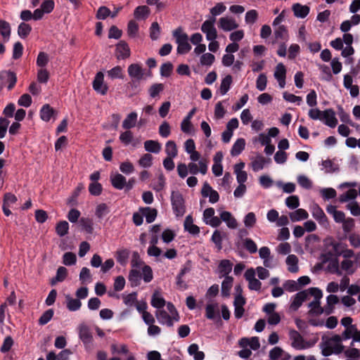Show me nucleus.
<instances>
[{
    "label": "nucleus",
    "mask_w": 360,
    "mask_h": 360,
    "mask_svg": "<svg viewBox=\"0 0 360 360\" xmlns=\"http://www.w3.org/2000/svg\"><path fill=\"white\" fill-rule=\"evenodd\" d=\"M232 267L233 264L229 259H223L218 266L219 273L221 277L229 276V274L231 271Z\"/></svg>",
    "instance_id": "nucleus-19"
},
{
    "label": "nucleus",
    "mask_w": 360,
    "mask_h": 360,
    "mask_svg": "<svg viewBox=\"0 0 360 360\" xmlns=\"http://www.w3.org/2000/svg\"><path fill=\"white\" fill-rule=\"evenodd\" d=\"M312 215L319 223H324L327 221V217L325 213L318 205L314 206Z\"/></svg>",
    "instance_id": "nucleus-42"
},
{
    "label": "nucleus",
    "mask_w": 360,
    "mask_h": 360,
    "mask_svg": "<svg viewBox=\"0 0 360 360\" xmlns=\"http://www.w3.org/2000/svg\"><path fill=\"white\" fill-rule=\"evenodd\" d=\"M141 279V274L139 271L136 269H131L129 274V281L131 287H136L140 285Z\"/></svg>",
    "instance_id": "nucleus-35"
},
{
    "label": "nucleus",
    "mask_w": 360,
    "mask_h": 360,
    "mask_svg": "<svg viewBox=\"0 0 360 360\" xmlns=\"http://www.w3.org/2000/svg\"><path fill=\"white\" fill-rule=\"evenodd\" d=\"M328 307L325 309L326 314L329 315L333 311V305L336 304L339 302V298L337 295H330L326 298Z\"/></svg>",
    "instance_id": "nucleus-40"
},
{
    "label": "nucleus",
    "mask_w": 360,
    "mask_h": 360,
    "mask_svg": "<svg viewBox=\"0 0 360 360\" xmlns=\"http://www.w3.org/2000/svg\"><path fill=\"white\" fill-rule=\"evenodd\" d=\"M308 307L311 308L309 311V314H311L321 315L324 311L323 309L321 307L320 301L319 300H314L311 302Z\"/></svg>",
    "instance_id": "nucleus-46"
},
{
    "label": "nucleus",
    "mask_w": 360,
    "mask_h": 360,
    "mask_svg": "<svg viewBox=\"0 0 360 360\" xmlns=\"http://www.w3.org/2000/svg\"><path fill=\"white\" fill-rule=\"evenodd\" d=\"M321 193L324 200H330L336 197V191L333 188H326L321 190Z\"/></svg>",
    "instance_id": "nucleus-64"
},
{
    "label": "nucleus",
    "mask_w": 360,
    "mask_h": 360,
    "mask_svg": "<svg viewBox=\"0 0 360 360\" xmlns=\"http://www.w3.org/2000/svg\"><path fill=\"white\" fill-rule=\"evenodd\" d=\"M67 300V308L70 311H75L80 309L82 302L79 299H73L70 295L66 296Z\"/></svg>",
    "instance_id": "nucleus-38"
},
{
    "label": "nucleus",
    "mask_w": 360,
    "mask_h": 360,
    "mask_svg": "<svg viewBox=\"0 0 360 360\" xmlns=\"http://www.w3.org/2000/svg\"><path fill=\"white\" fill-rule=\"evenodd\" d=\"M266 162V160L262 155H257V157L251 162L252 170L255 172L262 170L264 168Z\"/></svg>",
    "instance_id": "nucleus-39"
},
{
    "label": "nucleus",
    "mask_w": 360,
    "mask_h": 360,
    "mask_svg": "<svg viewBox=\"0 0 360 360\" xmlns=\"http://www.w3.org/2000/svg\"><path fill=\"white\" fill-rule=\"evenodd\" d=\"M217 304H208L205 307V316L208 319L214 320L217 316H219V312L216 311L215 308L217 307Z\"/></svg>",
    "instance_id": "nucleus-45"
},
{
    "label": "nucleus",
    "mask_w": 360,
    "mask_h": 360,
    "mask_svg": "<svg viewBox=\"0 0 360 360\" xmlns=\"http://www.w3.org/2000/svg\"><path fill=\"white\" fill-rule=\"evenodd\" d=\"M215 57L210 53H204L200 57V63L202 65L210 66L214 62Z\"/></svg>",
    "instance_id": "nucleus-57"
},
{
    "label": "nucleus",
    "mask_w": 360,
    "mask_h": 360,
    "mask_svg": "<svg viewBox=\"0 0 360 360\" xmlns=\"http://www.w3.org/2000/svg\"><path fill=\"white\" fill-rule=\"evenodd\" d=\"M307 297L308 294L306 290L297 292L293 297L290 308L293 311H297L302 306L303 302L307 299Z\"/></svg>",
    "instance_id": "nucleus-11"
},
{
    "label": "nucleus",
    "mask_w": 360,
    "mask_h": 360,
    "mask_svg": "<svg viewBox=\"0 0 360 360\" xmlns=\"http://www.w3.org/2000/svg\"><path fill=\"white\" fill-rule=\"evenodd\" d=\"M116 57L117 59H126L130 56L131 51L128 44L122 40L116 45Z\"/></svg>",
    "instance_id": "nucleus-10"
},
{
    "label": "nucleus",
    "mask_w": 360,
    "mask_h": 360,
    "mask_svg": "<svg viewBox=\"0 0 360 360\" xmlns=\"http://www.w3.org/2000/svg\"><path fill=\"white\" fill-rule=\"evenodd\" d=\"M244 248L250 253L253 254L257 251L256 243L251 238H245L243 240Z\"/></svg>",
    "instance_id": "nucleus-58"
},
{
    "label": "nucleus",
    "mask_w": 360,
    "mask_h": 360,
    "mask_svg": "<svg viewBox=\"0 0 360 360\" xmlns=\"http://www.w3.org/2000/svg\"><path fill=\"white\" fill-rule=\"evenodd\" d=\"M289 337L291 340V345L296 349H304L309 347L299 332L295 330H290L289 332Z\"/></svg>",
    "instance_id": "nucleus-6"
},
{
    "label": "nucleus",
    "mask_w": 360,
    "mask_h": 360,
    "mask_svg": "<svg viewBox=\"0 0 360 360\" xmlns=\"http://www.w3.org/2000/svg\"><path fill=\"white\" fill-rule=\"evenodd\" d=\"M329 245L332 246L333 252L335 255V257L338 258V256H340L342 253V250L346 248L347 245L338 243L336 241H331Z\"/></svg>",
    "instance_id": "nucleus-47"
},
{
    "label": "nucleus",
    "mask_w": 360,
    "mask_h": 360,
    "mask_svg": "<svg viewBox=\"0 0 360 360\" xmlns=\"http://www.w3.org/2000/svg\"><path fill=\"white\" fill-rule=\"evenodd\" d=\"M139 31V25L134 20H130L127 25V34L130 37H135Z\"/></svg>",
    "instance_id": "nucleus-59"
},
{
    "label": "nucleus",
    "mask_w": 360,
    "mask_h": 360,
    "mask_svg": "<svg viewBox=\"0 0 360 360\" xmlns=\"http://www.w3.org/2000/svg\"><path fill=\"white\" fill-rule=\"evenodd\" d=\"M171 202L172 210L176 216H183L186 212L185 200L183 195L179 191H172L171 194Z\"/></svg>",
    "instance_id": "nucleus-2"
},
{
    "label": "nucleus",
    "mask_w": 360,
    "mask_h": 360,
    "mask_svg": "<svg viewBox=\"0 0 360 360\" xmlns=\"http://www.w3.org/2000/svg\"><path fill=\"white\" fill-rule=\"evenodd\" d=\"M199 347L197 344L193 343L188 348V352L191 356H193L195 360H203L205 354L202 351L198 350Z\"/></svg>",
    "instance_id": "nucleus-30"
},
{
    "label": "nucleus",
    "mask_w": 360,
    "mask_h": 360,
    "mask_svg": "<svg viewBox=\"0 0 360 360\" xmlns=\"http://www.w3.org/2000/svg\"><path fill=\"white\" fill-rule=\"evenodd\" d=\"M155 316L158 322L162 325H166L168 327H172L174 319L165 310L159 309L155 312Z\"/></svg>",
    "instance_id": "nucleus-9"
},
{
    "label": "nucleus",
    "mask_w": 360,
    "mask_h": 360,
    "mask_svg": "<svg viewBox=\"0 0 360 360\" xmlns=\"http://www.w3.org/2000/svg\"><path fill=\"white\" fill-rule=\"evenodd\" d=\"M286 206L290 209H295L300 205L299 198L297 195H290L285 200Z\"/></svg>",
    "instance_id": "nucleus-62"
},
{
    "label": "nucleus",
    "mask_w": 360,
    "mask_h": 360,
    "mask_svg": "<svg viewBox=\"0 0 360 360\" xmlns=\"http://www.w3.org/2000/svg\"><path fill=\"white\" fill-rule=\"evenodd\" d=\"M141 210L143 215L146 217L147 223L150 224L155 221L158 214L156 209L147 207L142 208Z\"/></svg>",
    "instance_id": "nucleus-31"
},
{
    "label": "nucleus",
    "mask_w": 360,
    "mask_h": 360,
    "mask_svg": "<svg viewBox=\"0 0 360 360\" xmlns=\"http://www.w3.org/2000/svg\"><path fill=\"white\" fill-rule=\"evenodd\" d=\"M150 14V8L147 6H139L134 12V18L137 20L146 19Z\"/></svg>",
    "instance_id": "nucleus-27"
},
{
    "label": "nucleus",
    "mask_w": 360,
    "mask_h": 360,
    "mask_svg": "<svg viewBox=\"0 0 360 360\" xmlns=\"http://www.w3.org/2000/svg\"><path fill=\"white\" fill-rule=\"evenodd\" d=\"M109 212L108 206L105 203H101L96 208V216L99 219H102Z\"/></svg>",
    "instance_id": "nucleus-53"
},
{
    "label": "nucleus",
    "mask_w": 360,
    "mask_h": 360,
    "mask_svg": "<svg viewBox=\"0 0 360 360\" xmlns=\"http://www.w3.org/2000/svg\"><path fill=\"white\" fill-rule=\"evenodd\" d=\"M321 121L329 127H335L338 124V120L335 117V112L333 109L328 108L323 110Z\"/></svg>",
    "instance_id": "nucleus-8"
},
{
    "label": "nucleus",
    "mask_w": 360,
    "mask_h": 360,
    "mask_svg": "<svg viewBox=\"0 0 360 360\" xmlns=\"http://www.w3.org/2000/svg\"><path fill=\"white\" fill-rule=\"evenodd\" d=\"M245 146L244 139H238L232 146L231 154L232 156H237L242 153Z\"/></svg>",
    "instance_id": "nucleus-34"
},
{
    "label": "nucleus",
    "mask_w": 360,
    "mask_h": 360,
    "mask_svg": "<svg viewBox=\"0 0 360 360\" xmlns=\"http://www.w3.org/2000/svg\"><path fill=\"white\" fill-rule=\"evenodd\" d=\"M129 76L132 79L141 80L143 77V71L141 66L137 63L131 64L127 70Z\"/></svg>",
    "instance_id": "nucleus-14"
},
{
    "label": "nucleus",
    "mask_w": 360,
    "mask_h": 360,
    "mask_svg": "<svg viewBox=\"0 0 360 360\" xmlns=\"http://www.w3.org/2000/svg\"><path fill=\"white\" fill-rule=\"evenodd\" d=\"M292 10L295 17L304 18L309 14L310 8L308 6L296 3L292 5Z\"/></svg>",
    "instance_id": "nucleus-17"
},
{
    "label": "nucleus",
    "mask_w": 360,
    "mask_h": 360,
    "mask_svg": "<svg viewBox=\"0 0 360 360\" xmlns=\"http://www.w3.org/2000/svg\"><path fill=\"white\" fill-rule=\"evenodd\" d=\"M184 229L193 235H198L200 233V228L193 224L191 215H188L184 221Z\"/></svg>",
    "instance_id": "nucleus-21"
},
{
    "label": "nucleus",
    "mask_w": 360,
    "mask_h": 360,
    "mask_svg": "<svg viewBox=\"0 0 360 360\" xmlns=\"http://www.w3.org/2000/svg\"><path fill=\"white\" fill-rule=\"evenodd\" d=\"M309 214L304 209H297L295 212L290 214V218L292 221H298L307 219Z\"/></svg>",
    "instance_id": "nucleus-36"
},
{
    "label": "nucleus",
    "mask_w": 360,
    "mask_h": 360,
    "mask_svg": "<svg viewBox=\"0 0 360 360\" xmlns=\"http://www.w3.org/2000/svg\"><path fill=\"white\" fill-rule=\"evenodd\" d=\"M11 25L4 20H0V34L2 36L4 41L7 42L11 37Z\"/></svg>",
    "instance_id": "nucleus-26"
},
{
    "label": "nucleus",
    "mask_w": 360,
    "mask_h": 360,
    "mask_svg": "<svg viewBox=\"0 0 360 360\" xmlns=\"http://www.w3.org/2000/svg\"><path fill=\"white\" fill-rule=\"evenodd\" d=\"M77 257L72 252H65L63 256V263L66 266H71L76 263Z\"/></svg>",
    "instance_id": "nucleus-48"
},
{
    "label": "nucleus",
    "mask_w": 360,
    "mask_h": 360,
    "mask_svg": "<svg viewBox=\"0 0 360 360\" xmlns=\"http://www.w3.org/2000/svg\"><path fill=\"white\" fill-rule=\"evenodd\" d=\"M338 113L340 120L342 122L349 124L351 126H354V123L351 120L349 115L344 110L343 108L341 105L338 106Z\"/></svg>",
    "instance_id": "nucleus-49"
},
{
    "label": "nucleus",
    "mask_w": 360,
    "mask_h": 360,
    "mask_svg": "<svg viewBox=\"0 0 360 360\" xmlns=\"http://www.w3.org/2000/svg\"><path fill=\"white\" fill-rule=\"evenodd\" d=\"M32 97L28 94H22L18 101V104L20 106H22L25 108H28L32 104Z\"/></svg>",
    "instance_id": "nucleus-61"
},
{
    "label": "nucleus",
    "mask_w": 360,
    "mask_h": 360,
    "mask_svg": "<svg viewBox=\"0 0 360 360\" xmlns=\"http://www.w3.org/2000/svg\"><path fill=\"white\" fill-rule=\"evenodd\" d=\"M215 22L216 18L210 17L201 26V31L206 34L208 41L215 40L217 37V29L214 27Z\"/></svg>",
    "instance_id": "nucleus-4"
},
{
    "label": "nucleus",
    "mask_w": 360,
    "mask_h": 360,
    "mask_svg": "<svg viewBox=\"0 0 360 360\" xmlns=\"http://www.w3.org/2000/svg\"><path fill=\"white\" fill-rule=\"evenodd\" d=\"M102 185L98 182H92L89 186V191L91 195L94 196L100 195L102 193Z\"/></svg>",
    "instance_id": "nucleus-50"
},
{
    "label": "nucleus",
    "mask_w": 360,
    "mask_h": 360,
    "mask_svg": "<svg viewBox=\"0 0 360 360\" xmlns=\"http://www.w3.org/2000/svg\"><path fill=\"white\" fill-rule=\"evenodd\" d=\"M165 153L167 157L175 158L177 156L178 150L174 141H168L165 145Z\"/></svg>",
    "instance_id": "nucleus-43"
},
{
    "label": "nucleus",
    "mask_w": 360,
    "mask_h": 360,
    "mask_svg": "<svg viewBox=\"0 0 360 360\" xmlns=\"http://www.w3.org/2000/svg\"><path fill=\"white\" fill-rule=\"evenodd\" d=\"M110 180L112 186L117 190L123 189L127 184L126 178L122 174L119 173L111 174Z\"/></svg>",
    "instance_id": "nucleus-15"
},
{
    "label": "nucleus",
    "mask_w": 360,
    "mask_h": 360,
    "mask_svg": "<svg viewBox=\"0 0 360 360\" xmlns=\"http://www.w3.org/2000/svg\"><path fill=\"white\" fill-rule=\"evenodd\" d=\"M151 305L158 309V310L161 309L165 304V300L160 295V292L155 291L152 295L151 298Z\"/></svg>",
    "instance_id": "nucleus-28"
},
{
    "label": "nucleus",
    "mask_w": 360,
    "mask_h": 360,
    "mask_svg": "<svg viewBox=\"0 0 360 360\" xmlns=\"http://www.w3.org/2000/svg\"><path fill=\"white\" fill-rule=\"evenodd\" d=\"M137 113L136 112H130L122 122V127L124 129H130L135 127L137 121Z\"/></svg>",
    "instance_id": "nucleus-25"
},
{
    "label": "nucleus",
    "mask_w": 360,
    "mask_h": 360,
    "mask_svg": "<svg viewBox=\"0 0 360 360\" xmlns=\"http://www.w3.org/2000/svg\"><path fill=\"white\" fill-rule=\"evenodd\" d=\"M41 119L44 122H49L51 117L57 115V112L49 105L44 104L39 112Z\"/></svg>",
    "instance_id": "nucleus-13"
},
{
    "label": "nucleus",
    "mask_w": 360,
    "mask_h": 360,
    "mask_svg": "<svg viewBox=\"0 0 360 360\" xmlns=\"http://www.w3.org/2000/svg\"><path fill=\"white\" fill-rule=\"evenodd\" d=\"M17 82V76L14 72L11 70H4L0 72V91L7 84L8 90H11L14 88Z\"/></svg>",
    "instance_id": "nucleus-3"
},
{
    "label": "nucleus",
    "mask_w": 360,
    "mask_h": 360,
    "mask_svg": "<svg viewBox=\"0 0 360 360\" xmlns=\"http://www.w3.org/2000/svg\"><path fill=\"white\" fill-rule=\"evenodd\" d=\"M32 27L26 23L21 22L18 27V34L22 39H25L31 32Z\"/></svg>",
    "instance_id": "nucleus-41"
},
{
    "label": "nucleus",
    "mask_w": 360,
    "mask_h": 360,
    "mask_svg": "<svg viewBox=\"0 0 360 360\" xmlns=\"http://www.w3.org/2000/svg\"><path fill=\"white\" fill-rule=\"evenodd\" d=\"M69 230V224L66 221H60L56 224V232L60 237L68 234Z\"/></svg>",
    "instance_id": "nucleus-44"
},
{
    "label": "nucleus",
    "mask_w": 360,
    "mask_h": 360,
    "mask_svg": "<svg viewBox=\"0 0 360 360\" xmlns=\"http://www.w3.org/2000/svg\"><path fill=\"white\" fill-rule=\"evenodd\" d=\"M111 14L110 10L106 6H101L96 13V17L99 20H105Z\"/></svg>",
    "instance_id": "nucleus-63"
},
{
    "label": "nucleus",
    "mask_w": 360,
    "mask_h": 360,
    "mask_svg": "<svg viewBox=\"0 0 360 360\" xmlns=\"http://www.w3.org/2000/svg\"><path fill=\"white\" fill-rule=\"evenodd\" d=\"M164 90V84H153L149 90V95L152 98H155L159 95L160 92Z\"/></svg>",
    "instance_id": "nucleus-56"
},
{
    "label": "nucleus",
    "mask_w": 360,
    "mask_h": 360,
    "mask_svg": "<svg viewBox=\"0 0 360 360\" xmlns=\"http://www.w3.org/2000/svg\"><path fill=\"white\" fill-rule=\"evenodd\" d=\"M108 75L111 79H122L123 78V73H122V68L117 65L115 68H112L111 70L108 71Z\"/></svg>",
    "instance_id": "nucleus-51"
},
{
    "label": "nucleus",
    "mask_w": 360,
    "mask_h": 360,
    "mask_svg": "<svg viewBox=\"0 0 360 360\" xmlns=\"http://www.w3.org/2000/svg\"><path fill=\"white\" fill-rule=\"evenodd\" d=\"M133 137V133L130 130L126 129L120 135V140L123 144L127 146L132 141Z\"/></svg>",
    "instance_id": "nucleus-55"
},
{
    "label": "nucleus",
    "mask_w": 360,
    "mask_h": 360,
    "mask_svg": "<svg viewBox=\"0 0 360 360\" xmlns=\"http://www.w3.org/2000/svg\"><path fill=\"white\" fill-rule=\"evenodd\" d=\"M201 195L204 198L209 197V202L211 203H216L219 200L218 192L214 190L207 181L203 184L201 189Z\"/></svg>",
    "instance_id": "nucleus-7"
},
{
    "label": "nucleus",
    "mask_w": 360,
    "mask_h": 360,
    "mask_svg": "<svg viewBox=\"0 0 360 360\" xmlns=\"http://www.w3.org/2000/svg\"><path fill=\"white\" fill-rule=\"evenodd\" d=\"M232 82L233 78L230 75H228L224 78H223L219 89V91L221 95H225L229 91Z\"/></svg>",
    "instance_id": "nucleus-32"
},
{
    "label": "nucleus",
    "mask_w": 360,
    "mask_h": 360,
    "mask_svg": "<svg viewBox=\"0 0 360 360\" xmlns=\"http://www.w3.org/2000/svg\"><path fill=\"white\" fill-rule=\"evenodd\" d=\"M220 217L221 221H224L226 223V225L229 228L236 229L237 227V221L232 216L231 213L228 211H223L220 214Z\"/></svg>",
    "instance_id": "nucleus-24"
},
{
    "label": "nucleus",
    "mask_w": 360,
    "mask_h": 360,
    "mask_svg": "<svg viewBox=\"0 0 360 360\" xmlns=\"http://www.w3.org/2000/svg\"><path fill=\"white\" fill-rule=\"evenodd\" d=\"M79 336L84 344L91 342L93 339L89 327L84 324L80 325L79 327Z\"/></svg>",
    "instance_id": "nucleus-18"
},
{
    "label": "nucleus",
    "mask_w": 360,
    "mask_h": 360,
    "mask_svg": "<svg viewBox=\"0 0 360 360\" xmlns=\"http://www.w3.org/2000/svg\"><path fill=\"white\" fill-rule=\"evenodd\" d=\"M233 278L231 276H226L221 283V295L229 297L232 288Z\"/></svg>",
    "instance_id": "nucleus-29"
},
{
    "label": "nucleus",
    "mask_w": 360,
    "mask_h": 360,
    "mask_svg": "<svg viewBox=\"0 0 360 360\" xmlns=\"http://www.w3.org/2000/svg\"><path fill=\"white\" fill-rule=\"evenodd\" d=\"M298 259L295 255H290L286 258V264L288 266V271L292 273L298 271L297 266Z\"/></svg>",
    "instance_id": "nucleus-37"
},
{
    "label": "nucleus",
    "mask_w": 360,
    "mask_h": 360,
    "mask_svg": "<svg viewBox=\"0 0 360 360\" xmlns=\"http://www.w3.org/2000/svg\"><path fill=\"white\" fill-rule=\"evenodd\" d=\"M79 225L82 231L86 233L91 234L94 232L93 220L88 217H82L79 220Z\"/></svg>",
    "instance_id": "nucleus-23"
},
{
    "label": "nucleus",
    "mask_w": 360,
    "mask_h": 360,
    "mask_svg": "<svg viewBox=\"0 0 360 360\" xmlns=\"http://www.w3.org/2000/svg\"><path fill=\"white\" fill-rule=\"evenodd\" d=\"M219 27L225 32H228L237 29L238 24L233 18L224 17L219 19Z\"/></svg>",
    "instance_id": "nucleus-12"
},
{
    "label": "nucleus",
    "mask_w": 360,
    "mask_h": 360,
    "mask_svg": "<svg viewBox=\"0 0 360 360\" xmlns=\"http://www.w3.org/2000/svg\"><path fill=\"white\" fill-rule=\"evenodd\" d=\"M267 78L265 74H260L256 81L257 89L261 91L265 90L266 87Z\"/></svg>",
    "instance_id": "nucleus-60"
},
{
    "label": "nucleus",
    "mask_w": 360,
    "mask_h": 360,
    "mask_svg": "<svg viewBox=\"0 0 360 360\" xmlns=\"http://www.w3.org/2000/svg\"><path fill=\"white\" fill-rule=\"evenodd\" d=\"M53 310L50 309L44 311L39 319V324L44 326L51 321L53 316Z\"/></svg>",
    "instance_id": "nucleus-54"
},
{
    "label": "nucleus",
    "mask_w": 360,
    "mask_h": 360,
    "mask_svg": "<svg viewBox=\"0 0 360 360\" xmlns=\"http://www.w3.org/2000/svg\"><path fill=\"white\" fill-rule=\"evenodd\" d=\"M144 148L148 152L158 153L161 150V145L157 141L148 140L144 142Z\"/></svg>",
    "instance_id": "nucleus-33"
},
{
    "label": "nucleus",
    "mask_w": 360,
    "mask_h": 360,
    "mask_svg": "<svg viewBox=\"0 0 360 360\" xmlns=\"http://www.w3.org/2000/svg\"><path fill=\"white\" fill-rule=\"evenodd\" d=\"M130 251L128 249L123 248L118 250L115 253L117 262L122 266H126L129 257Z\"/></svg>",
    "instance_id": "nucleus-20"
},
{
    "label": "nucleus",
    "mask_w": 360,
    "mask_h": 360,
    "mask_svg": "<svg viewBox=\"0 0 360 360\" xmlns=\"http://www.w3.org/2000/svg\"><path fill=\"white\" fill-rule=\"evenodd\" d=\"M93 89L101 95H105L108 91V86L104 83V75L102 72H98L92 83Z\"/></svg>",
    "instance_id": "nucleus-5"
},
{
    "label": "nucleus",
    "mask_w": 360,
    "mask_h": 360,
    "mask_svg": "<svg viewBox=\"0 0 360 360\" xmlns=\"http://www.w3.org/2000/svg\"><path fill=\"white\" fill-rule=\"evenodd\" d=\"M274 37L276 41L281 40L282 42H285L288 40V32L285 26L278 25L274 30Z\"/></svg>",
    "instance_id": "nucleus-22"
},
{
    "label": "nucleus",
    "mask_w": 360,
    "mask_h": 360,
    "mask_svg": "<svg viewBox=\"0 0 360 360\" xmlns=\"http://www.w3.org/2000/svg\"><path fill=\"white\" fill-rule=\"evenodd\" d=\"M173 37L176 39V43L178 44L177 53L179 54H185L191 50V46L188 43V37L187 34L183 32L181 27H179L173 31Z\"/></svg>",
    "instance_id": "nucleus-1"
},
{
    "label": "nucleus",
    "mask_w": 360,
    "mask_h": 360,
    "mask_svg": "<svg viewBox=\"0 0 360 360\" xmlns=\"http://www.w3.org/2000/svg\"><path fill=\"white\" fill-rule=\"evenodd\" d=\"M245 167L244 162H239L234 165V172L236 174V179L239 184H244L248 179L247 172L242 169Z\"/></svg>",
    "instance_id": "nucleus-16"
},
{
    "label": "nucleus",
    "mask_w": 360,
    "mask_h": 360,
    "mask_svg": "<svg viewBox=\"0 0 360 360\" xmlns=\"http://www.w3.org/2000/svg\"><path fill=\"white\" fill-rule=\"evenodd\" d=\"M79 281L82 284L91 281L90 270L87 267H83L79 274Z\"/></svg>",
    "instance_id": "nucleus-52"
}]
</instances>
